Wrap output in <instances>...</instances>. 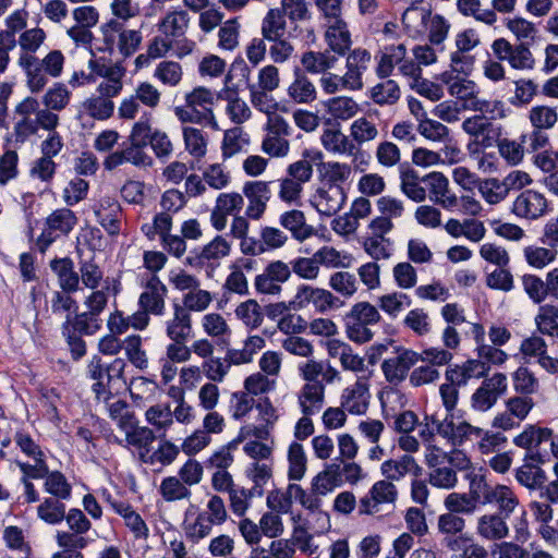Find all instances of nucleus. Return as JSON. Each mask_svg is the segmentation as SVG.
Returning <instances> with one entry per match:
<instances>
[{
    "mask_svg": "<svg viewBox=\"0 0 558 558\" xmlns=\"http://www.w3.org/2000/svg\"><path fill=\"white\" fill-rule=\"evenodd\" d=\"M441 82L448 86L452 97L462 101L465 109L490 113L494 118L506 117L504 104L500 100L489 101L481 98L480 88L474 81L445 72L441 74Z\"/></svg>",
    "mask_w": 558,
    "mask_h": 558,
    "instance_id": "1",
    "label": "nucleus"
},
{
    "mask_svg": "<svg viewBox=\"0 0 558 558\" xmlns=\"http://www.w3.org/2000/svg\"><path fill=\"white\" fill-rule=\"evenodd\" d=\"M470 488L476 496L477 492H481L483 505L495 507L497 513L507 518L521 506L520 497L513 487L501 483L490 485L485 475L473 474L470 476Z\"/></svg>",
    "mask_w": 558,
    "mask_h": 558,
    "instance_id": "2",
    "label": "nucleus"
},
{
    "mask_svg": "<svg viewBox=\"0 0 558 558\" xmlns=\"http://www.w3.org/2000/svg\"><path fill=\"white\" fill-rule=\"evenodd\" d=\"M26 65L22 69L26 86L33 94H38L45 89L49 77L58 78L61 76L65 63V57L60 50H51L44 58L38 57L26 59Z\"/></svg>",
    "mask_w": 558,
    "mask_h": 558,
    "instance_id": "3",
    "label": "nucleus"
},
{
    "mask_svg": "<svg viewBox=\"0 0 558 558\" xmlns=\"http://www.w3.org/2000/svg\"><path fill=\"white\" fill-rule=\"evenodd\" d=\"M395 68L404 77L421 78L422 68H418V64L408 57V48L403 43L386 46L379 52L375 74L378 78H388Z\"/></svg>",
    "mask_w": 558,
    "mask_h": 558,
    "instance_id": "4",
    "label": "nucleus"
},
{
    "mask_svg": "<svg viewBox=\"0 0 558 558\" xmlns=\"http://www.w3.org/2000/svg\"><path fill=\"white\" fill-rule=\"evenodd\" d=\"M380 320L378 310L368 302L354 304L344 315L345 335L352 342L363 344L372 340L371 325Z\"/></svg>",
    "mask_w": 558,
    "mask_h": 558,
    "instance_id": "5",
    "label": "nucleus"
},
{
    "mask_svg": "<svg viewBox=\"0 0 558 558\" xmlns=\"http://www.w3.org/2000/svg\"><path fill=\"white\" fill-rule=\"evenodd\" d=\"M292 304L294 311L312 308L317 314H326L343 305L330 290L307 283L299 284L295 288Z\"/></svg>",
    "mask_w": 558,
    "mask_h": 558,
    "instance_id": "6",
    "label": "nucleus"
},
{
    "mask_svg": "<svg viewBox=\"0 0 558 558\" xmlns=\"http://www.w3.org/2000/svg\"><path fill=\"white\" fill-rule=\"evenodd\" d=\"M291 126L283 117L267 119L264 125V136L260 149L270 158H284L289 155L291 145L289 137Z\"/></svg>",
    "mask_w": 558,
    "mask_h": 558,
    "instance_id": "7",
    "label": "nucleus"
},
{
    "mask_svg": "<svg viewBox=\"0 0 558 558\" xmlns=\"http://www.w3.org/2000/svg\"><path fill=\"white\" fill-rule=\"evenodd\" d=\"M398 494V488L393 483L379 480L359 500V513L361 515H378L385 508L393 509Z\"/></svg>",
    "mask_w": 558,
    "mask_h": 558,
    "instance_id": "8",
    "label": "nucleus"
},
{
    "mask_svg": "<svg viewBox=\"0 0 558 558\" xmlns=\"http://www.w3.org/2000/svg\"><path fill=\"white\" fill-rule=\"evenodd\" d=\"M256 410L258 411L260 424H245L241 426L230 446H236L247 438L268 439L271 436L274 426L279 418L277 409L266 398L256 404Z\"/></svg>",
    "mask_w": 558,
    "mask_h": 558,
    "instance_id": "9",
    "label": "nucleus"
},
{
    "mask_svg": "<svg viewBox=\"0 0 558 558\" xmlns=\"http://www.w3.org/2000/svg\"><path fill=\"white\" fill-rule=\"evenodd\" d=\"M510 211L517 218L535 221L548 214L549 201L543 192L526 189L514 197Z\"/></svg>",
    "mask_w": 558,
    "mask_h": 558,
    "instance_id": "10",
    "label": "nucleus"
},
{
    "mask_svg": "<svg viewBox=\"0 0 558 558\" xmlns=\"http://www.w3.org/2000/svg\"><path fill=\"white\" fill-rule=\"evenodd\" d=\"M92 293L84 300L86 311L76 315V327L87 333L93 335L100 329L99 316L105 311L109 301V287L102 289H92Z\"/></svg>",
    "mask_w": 558,
    "mask_h": 558,
    "instance_id": "11",
    "label": "nucleus"
},
{
    "mask_svg": "<svg viewBox=\"0 0 558 558\" xmlns=\"http://www.w3.org/2000/svg\"><path fill=\"white\" fill-rule=\"evenodd\" d=\"M291 278L289 264L277 259L268 263L263 271L254 278V288L257 293L265 295H280L282 284Z\"/></svg>",
    "mask_w": 558,
    "mask_h": 558,
    "instance_id": "12",
    "label": "nucleus"
},
{
    "mask_svg": "<svg viewBox=\"0 0 558 558\" xmlns=\"http://www.w3.org/2000/svg\"><path fill=\"white\" fill-rule=\"evenodd\" d=\"M508 379L502 373L485 378L471 396V408L477 412L490 410L498 399L507 392Z\"/></svg>",
    "mask_w": 558,
    "mask_h": 558,
    "instance_id": "13",
    "label": "nucleus"
},
{
    "mask_svg": "<svg viewBox=\"0 0 558 558\" xmlns=\"http://www.w3.org/2000/svg\"><path fill=\"white\" fill-rule=\"evenodd\" d=\"M369 375H357L353 384L343 388L341 407L352 415H364L371 404Z\"/></svg>",
    "mask_w": 558,
    "mask_h": 558,
    "instance_id": "14",
    "label": "nucleus"
},
{
    "mask_svg": "<svg viewBox=\"0 0 558 558\" xmlns=\"http://www.w3.org/2000/svg\"><path fill=\"white\" fill-rule=\"evenodd\" d=\"M345 72L342 74L348 92H359L364 87L363 75L368 70L372 53L362 47L352 49L345 54Z\"/></svg>",
    "mask_w": 558,
    "mask_h": 558,
    "instance_id": "15",
    "label": "nucleus"
},
{
    "mask_svg": "<svg viewBox=\"0 0 558 558\" xmlns=\"http://www.w3.org/2000/svg\"><path fill=\"white\" fill-rule=\"evenodd\" d=\"M271 182L250 181L243 185V197L247 199L245 215L251 220H260L271 198Z\"/></svg>",
    "mask_w": 558,
    "mask_h": 558,
    "instance_id": "16",
    "label": "nucleus"
},
{
    "mask_svg": "<svg viewBox=\"0 0 558 558\" xmlns=\"http://www.w3.org/2000/svg\"><path fill=\"white\" fill-rule=\"evenodd\" d=\"M77 225V217L69 208H58L46 218V231L39 236L41 250H46L60 235L69 234Z\"/></svg>",
    "mask_w": 558,
    "mask_h": 558,
    "instance_id": "17",
    "label": "nucleus"
},
{
    "mask_svg": "<svg viewBox=\"0 0 558 558\" xmlns=\"http://www.w3.org/2000/svg\"><path fill=\"white\" fill-rule=\"evenodd\" d=\"M105 43L111 48L118 36V50L123 57H130L140 47L142 43V34L136 29H124L117 21H110L102 27Z\"/></svg>",
    "mask_w": 558,
    "mask_h": 558,
    "instance_id": "18",
    "label": "nucleus"
},
{
    "mask_svg": "<svg viewBox=\"0 0 558 558\" xmlns=\"http://www.w3.org/2000/svg\"><path fill=\"white\" fill-rule=\"evenodd\" d=\"M344 189H336L322 184L310 197V205L320 215L331 217L340 211L345 204Z\"/></svg>",
    "mask_w": 558,
    "mask_h": 558,
    "instance_id": "19",
    "label": "nucleus"
},
{
    "mask_svg": "<svg viewBox=\"0 0 558 558\" xmlns=\"http://www.w3.org/2000/svg\"><path fill=\"white\" fill-rule=\"evenodd\" d=\"M428 187L429 199L446 210H452L459 204L458 196L451 191L449 179L439 171L423 177Z\"/></svg>",
    "mask_w": 558,
    "mask_h": 558,
    "instance_id": "20",
    "label": "nucleus"
},
{
    "mask_svg": "<svg viewBox=\"0 0 558 558\" xmlns=\"http://www.w3.org/2000/svg\"><path fill=\"white\" fill-rule=\"evenodd\" d=\"M114 112V102L107 97L92 95L83 100L77 110V120L83 128L93 126V120L106 121Z\"/></svg>",
    "mask_w": 558,
    "mask_h": 558,
    "instance_id": "21",
    "label": "nucleus"
},
{
    "mask_svg": "<svg viewBox=\"0 0 558 558\" xmlns=\"http://www.w3.org/2000/svg\"><path fill=\"white\" fill-rule=\"evenodd\" d=\"M168 289L166 284L153 275L145 283L143 292L138 298L141 310L150 312L151 315L161 316L166 310V298Z\"/></svg>",
    "mask_w": 558,
    "mask_h": 558,
    "instance_id": "22",
    "label": "nucleus"
},
{
    "mask_svg": "<svg viewBox=\"0 0 558 558\" xmlns=\"http://www.w3.org/2000/svg\"><path fill=\"white\" fill-rule=\"evenodd\" d=\"M418 362V353L409 349H399L396 355L384 360L381 371L390 384L401 383L410 368Z\"/></svg>",
    "mask_w": 558,
    "mask_h": 558,
    "instance_id": "23",
    "label": "nucleus"
},
{
    "mask_svg": "<svg viewBox=\"0 0 558 558\" xmlns=\"http://www.w3.org/2000/svg\"><path fill=\"white\" fill-rule=\"evenodd\" d=\"M324 40L332 54L344 57L351 51L352 46L348 23L343 19L326 22Z\"/></svg>",
    "mask_w": 558,
    "mask_h": 558,
    "instance_id": "24",
    "label": "nucleus"
},
{
    "mask_svg": "<svg viewBox=\"0 0 558 558\" xmlns=\"http://www.w3.org/2000/svg\"><path fill=\"white\" fill-rule=\"evenodd\" d=\"M507 517L497 512L481 514L477 517L475 522V533L484 541H502L510 534V527L507 523Z\"/></svg>",
    "mask_w": 558,
    "mask_h": 558,
    "instance_id": "25",
    "label": "nucleus"
},
{
    "mask_svg": "<svg viewBox=\"0 0 558 558\" xmlns=\"http://www.w3.org/2000/svg\"><path fill=\"white\" fill-rule=\"evenodd\" d=\"M317 173L322 184L336 189H344L343 185L351 181L353 168L348 162L338 160H318Z\"/></svg>",
    "mask_w": 558,
    "mask_h": 558,
    "instance_id": "26",
    "label": "nucleus"
},
{
    "mask_svg": "<svg viewBox=\"0 0 558 558\" xmlns=\"http://www.w3.org/2000/svg\"><path fill=\"white\" fill-rule=\"evenodd\" d=\"M422 471V466L410 454H403L398 459H388L380 465V473L384 480L391 483L399 482L407 475L418 477Z\"/></svg>",
    "mask_w": 558,
    "mask_h": 558,
    "instance_id": "27",
    "label": "nucleus"
},
{
    "mask_svg": "<svg viewBox=\"0 0 558 558\" xmlns=\"http://www.w3.org/2000/svg\"><path fill=\"white\" fill-rule=\"evenodd\" d=\"M144 148L142 145L130 143L125 148L108 155L104 161V167L106 170L111 171L126 162L135 167L150 166L153 160L145 153Z\"/></svg>",
    "mask_w": 558,
    "mask_h": 558,
    "instance_id": "28",
    "label": "nucleus"
},
{
    "mask_svg": "<svg viewBox=\"0 0 558 558\" xmlns=\"http://www.w3.org/2000/svg\"><path fill=\"white\" fill-rule=\"evenodd\" d=\"M97 221L109 235H117L120 232L121 207L110 196L100 197L93 207Z\"/></svg>",
    "mask_w": 558,
    "mask_h": 558,
    "instance_id": "29",
    "label": "nucleus"
},
{
    "mask_svg": "<svg viewBox=\"0 0 558 558\" xmlns=\"http://www.w3.org/2000/svg\"><path fill=\"white\" fill-rule=\"evenodd\" d=\"M287 96L295 105H310L316 101L318 92L313 81L300 69H296L293 80L287 87Z\"/></svg>",
    "mask_w": 558,
    "mask_h": 558,
    "instance_id": "30",
    "label": "nucleus"
},
{
    "mask_svg": "<svg viewBox=\"0 0 558 558\" xmlns=\"http://www.w3.org/2000/svg\"><path fill=\"white\" fill-rule=\"evenodd\" d=\"M144 418L147 426L154 430L159 439L167 438L169 432L174 427L169 403H155L148 407L144 413Z\"/></svg>",
    "mask_w": 558,
    "mask_h": 558,
    "instance_id": "31",
    "label": "nucleus"
},
{
    "mask_svg": "<svg viewBox=\"0 0 558 558\" xmlns=\"http://www.w3.org/2000/svg\"><path fill=\"white\" fill-rule=\"evenodd\" d=\"M319 142L327 153L336 156H353L356 150L350 135L344 134L340 128L324 129Z\"/></svg>",
    "mask_w": 558,
    "mask_h": 558,
    "instance_id": "32",
    "label": "nucleus"
},
{
    "mask_svg": "<svg viewBox=\"0 0 558 558\" xmlns=\"http://www.w3.org/2000/svg\"><path fill=\"white\" fill-rule=\"evenodd\" d=\"M120 430L124 435L123 441L126 447L144 450L145 454L148 453L150 446L157 438L149 426L140 425L135 417L129 423H122Z\"/></svg>",
    "mask_w": 558,
    "mask_h": 558,
    "instance_id": "33",
    "label": "nucleus"
},
{
    "mask_svg": "<svg viewBox=\"0 0 558 558\" xmlns=\"http://www.w3.org/2000/svg\"><path fill=\"white\" fill-rule=\"evenodd\" d=\"M46 40L47 33L38 26L25 29L20 34L16 45L20 48L17 64L21 69L26 65V59L36 57V52L44 46Z\"/></svg>",
    "mask_w": 558,
    "mask_h": 558,
    "instance_id": "34",
    "label": "nucleus"
},
{
    "mask_svg": "<svg viewBox=\"0 0 558 558\" xmlns=\"http://www.w3.org/2000/svg\"><path fill=\"white\" fill-rule=\"evenodd\" d=\"M190 21L186 11L172 10L159 20L157 28L162 36L173 41L185 36L190 27Z\"/></svg>",
    "mask_w": 558,
    "mask_h": 558,
    "instance_id": "35",
    "label": "nucleus"
},
{
    "mask_svg": "<svg viewBox=\"0 0 558 558\" xmlns=\"http://www.w3.org/2000/svg\"><path fill=\"white\" fill-rule=\"evenodd\" d=\"M165 331L170 340H190L193 332L192 316L179 304L173 306V314L165 322Z\"/></svg>",
    "mask_w": 558,
    "mask_h": 558,
    "instance_id": "36",
    "label": "nucleus"
},
{
    "mask_svg": "<svg viewBox=\"0 0 558 558\" xmlns=\"http://www.w3.org/2000/svg\"><path fill=\"white\" fill-rule=\"evenodd\" d=\"M279 223L291 233L294 240L301 243L310 239L315 232L314 228L307 225L304 211L300 209L283 211L279 216Z\"/></svg>",
    "mask_w": 558,
    "mask_h": 558,
    "instance_id": "37",
    "label": "nucleus"
},
{
    "mask_svg": "<svg viewBox=\"0 0 558 558\" xmlns=\"http://www.w3.org/2000/svg\"><path fill=\"white\" fill-rule=\"evenodd\" d=\"M430 11L423 7L411 5L402 14L403 31L411 38H420L428 31Z\"/></svg>",
    "mask_w": 558,
    "mask_h": 558,
    "instance_id": "38",
    "label": "nucleus"
},
{
    "mask_svg": "<svg viewBox=\"0 0 558 558\" xmlns=\"http://www.w3.org/2000/svg\"><path fill=\"white\" fill-rule=\"evenodd\" d=\"M182 138L185 151L195 160H202L206 157L209 146V136L203 129L184 125L182 128Z\"/></svg>",
    "mask_w": 558,
    "mask_h": 558,
    "instance_id": "39",
    "label": "nucleus"
},
{
    "mask_svg": "<svg viewBox=\"0 0 558 558\" xmlns=\"http://www.w3.org/2000/svg\"><path fill=\"white\" fill-rule=\"evenodd\" d=\"M323 157L324 155L319 150L304 149L302 153V159L290 163L287 167L286 174L304 186L312 180L314 174L312 162L322 160Z\"/></svg>",
    "mask_w": 558,
    "mask_h": 558,
    "instance_id": "40",
    "label": "nucleus"
},
{
    "mask_svg": "<svg viewBox=\"0 0 558 558\" xmlns=\"http://www.w3.org/2000/svg\"><path fill=\"white\" fill-rule=\"evenodd\" d=\"M367 97L377 106H393L401 98V88L396 80L379 78L367 92Z\"/></svg>",
    "mask_w": 558,
    "mask_h": 558,
    "instance_id": "41",
    "label": "nucleus"
},
{
    "mask_svg": "<svg viewBox=\"0 0 558 558\" xmlns=\"http://www.w3.org/2000/svg\"><path fill=\"white\" fill-rule=\"evenodd\" d=\"M50 268L58 278L61 290L73 293L80 289V275L75 271L74 263L71 258H54L50 262Z\"/></svg>",
    "mask_w": 558,
    "mask_h": 558,
    "instance_id": "42",
    "label": "nucleus"
},
{
    "mask_svg": "<svg viewBox=\"0 0 558 558\" xmlns=\"http://www.w3.org/2000/svg\"><path fill=\"white\" fill-rule=\"evenodd\" d=\"M325 386L315 384L302 385L298 391L296 399L302 414H317L325 403Z\"/></svg>",
    "mask_w": 558,
    "mask_h": 558,
    "instance_id": "43",
    "label": "nucleus"
},
{
    "mask_svg": "<svg viewBox=\"0 0 558 558\" xmlns=\"http://www.w3.org/2000/svg\"><path fill=\"white\" fill-rule=\"evenodd\" d=\"M339 59L329 50L324 51H305L301 57V64L305 74H323L331 71L338 63Z\"/></svg>",
    "mask_w": 558,
    "mask_h": 558,
    "instance_id": "44",
    "label": "nucleus"
},
{
    "mask_svg": "<svg viewBox=\"0 0 558 558\" xmlns=\"http://www.w3.org/2000/svg\"><path fill=\"white\" fill-rule=\"evenodd\" d=\"M286 459L288 478L294 482L303 480L308 463L304 446L296 440L291 441L287 448Z\"/></svg>",
    "mask_w": 558,
    "mask_h": 558,
    "instance_id": "45",
    "label": "nucleus"
},
{
    "mask_svg": "<svg viewBox=\"0 0 558 558\" xmlns=\"http://www.w3.org/2000/svg\"><path fill=\"white\" fill-rule=\"evenodd\" d=\"M266 347V339L259 335H251L245 338L241 349H229L227 359L235 366L250 364L255 355Z\"/></svg>",
    "mask_w": 558,
    "mask_h": 558,
    "instance_id": "46",
    "label": "nucleus"
},
{
    "mask_svg": "<svg viewBox=\"0 0 558 558\" xmlns=\"http://www.w3.org/2000/svg\"><path fill=\"white\" fill-rule=\"evenodd\" d=\"M350 138L356 146H363L375 142L379 137V125L371 117H360L355 119L349 128Z\"/></svg>",
    "mask_w": 558,
    "mask_h": 558,
    "instance_id": "47",
    "label": "nucleus"
},
{
    "mask_svg": "<svg viewBox=\"0 0 558 558\" xmlns=\"http://www.w3.org/2000/svg\"><path fill=\"white\" fill-rule=\"evenodd\" d=\"M341 483L342 478H340V464L332 462L327 464L323 471L313 477L311 487L316 493V495L325 497L336 487L340 486Z\"/></svg>",
    "mask_w": 558,
    "mask_h": 558,
    "instance_id": "48",
    "label": "nucleus"
},
{
    "mask_svg": "<svg viewBox=\"0 0 558 558\" xmlns=\"http://www.w3.org/2000/svg\"><path fill=\"white\" fill-rule=\"evenodd\" d=\"M329 117L336 121L345 122L354 118L360 111V105L352 97L336 96L324 102Z\"/></svg>",
    "mask_w": 558,
    "mask_h": 558,
    "instance_id": "49",
    "label": "nucleus"
},
{
    "mask_svg": "<svg viewBox=\"0 0 558 558\" xmlns=\"http://www.w3.org/2000/svg\"><path fill=\"white\" fill-rule=\"evenodd\" d=\"M234 315L250 330L258 329L265 320L263 307L254 299H247L239 303L234 308Z\"/></svg>",
    "mask_w": 558,
    "mask_h": 558,
    "instance_id": "50",
    "label": "nucleus"
},
{
    "mask_svg": "<svg viewBox=\"0 0 558 558\" xmlns=\"http://www.w3.org/2000/svg\"><path fill=\"white\" fill-rule=\"evenodd\" d=\"M153 77L166 87L175 88L184 78L183 66L174 60H161L156 64Z\"/></svg>",
    "mask_w": 558,
    "mask_h": 558,
    "instance_id": "51",
    "label": "nucleus"
},
{
    "mask_svg": "<svg viewBox=\"0 0 558 558\" xmlns=\"http://www.w3.org/2000/svg\"><path fill=\"white\" fill-rule=\"evenodd\" d=\"M272 474V461H252L245 469V476L253 484L251 489L256 496L264 494V487L271 481Z\"/></svg>",
    "mask_w": 558,
    "mask_h": 558,
    "instance_id": "52",
    "label": "nucleus"
},
{
    "mask_svg": "<svg viewBox=\"0 0 558 558\" xmlns=\"http://www.w3.org/2000/svg\"><path fill=\"white\" fill-rule=\"evenodd\" d=\"M469 494L466 493H450L444 500L445 508L457 514H472L477 509V504L481 498V492H477V496L469 487Z\"/></svg>",
    "mask_w": 558,
    "mask_h": 558,
    "instance_id": "53",
    "label": "nucleus"
},
{
    "mask_svg": "<svg viewBox=\"0 0 558 558\" xmlns=\"http://www.w3.org/2000/svg\"><path fill=\"white\" fill-rule=\"evenodd\" d=\"M232 244L223 235H216L211 241L205 244L198 255L203 264L218 265L221 259L231 254Z\"/></svg>",
    "mask_w": 558,
    "mask_h": 558,
    "instance_id": "54",
    "label": "nucleus"
},
{
    "mask_svg": "<svg viewBox=\"0 0 558 558\" xmlns=\"http://www.w3.org/2000/svg\"><path fill=\"white\" fill-rule=\"evenodd\" d=\"M446 434L447 435L444 436V439H446L453 447H460L468 441L476 439V437L482 434V428L474 426L464 420L454 423L452 417Z\"/></svg>",
    "mask_w": 558,
    "mask_h": 558,
    "instance_id": "55",
    "label": "nucleus"
},
{
    "mask_svg": "<svg viewBox=\"0 0 558 558\" xmlns=\"http://www.w3.org/2000/svg\"><path fill=\"white\" fill-rule=\"evenodd\" d=\"M423 177L411 168L400 172V190L411 201L422 203L426 199V189L422 185Z\"/></svg>",
    "mask_w": 558,
    "mask_h": 558,
    "instance_id": "56",
    "label": "nucleus"
},
{
    "mask_svg": "<svg viewBox=\"0 0 558 558\" xmlns=\"http://www.w3.org/2000/svg\"><path fill=\"white\" fill-rule=\"evenodd\" d=\"M196 509L195 506L191 505L185 512V520L183 523V530L189 538L198 542L210 535L213 527L216 525L210 518L204 512H198L194 521H189L187 517L192 510Z\"/></svg>",
    "mask_w": 558,
    "mask_h": 558,
    "instance_id": "57",
    "label": "nucleus"
},
{
    "mask_svg": "<svg viewBox=\"0 0 558 558\" xmlns=\"http://www.w3.org/2000/svg\"><path fill=\"white\" fill-rule=\"evenodd\" d=\"M558 256L557 248L553 246L527 245L523 248V257L526 264L534 269H544L553 264Z\"/></svg>",
    "mask_w": 558,
    "mask_h": 558,
    "instance_id": "58",
    "label": "nucleus"
},
{
    "mask_svg": "<svg viewBox=\"0 0 558 558\" xmlns=\"http://www.w3.org/2000/svg\"><path fill=\"white\" fill-rule=\"evenodd\" d=\"M551 429L537 425H529L513 438V444L522 449L536 450L538 446L550 438Z\"/></svg>",
    "mask_w": 558,
    "mask_h": 558,
    "instance_id": "59",
    "label": "nucleus"
},
{
    "mask_svg": "<svg viewBox=\"0 0 558 558\" xmlns=\"http://www.w3.org/2000/svg\"><path fill=\"white\" fill-rule=\"evenodd\" d=\"M201 327L204 333L211 339H225L231 336V327L227 318L217 312H210L202 316Z\"/></svg>",
    "mask_w": 558,
    "mask_h": 558,
    "instance_id": "60",
    "label": "nucleus"
},
{
    "mask_svg": "<svg viewBox=\"0 0 558 558\" xmlns=\"http://www.w3.org/2000/svg\"><path fill=\"white\" fill-rule=\"evenodd\" d=\"M515 481L530 490L542 488L547 481L545 471L531 463H524L514 472Z\"/></svg>",
    "mask_w": 558,
    "mask_h": 558,
    "instance_id": "61",
    "label": "nucleus"
},
{
    "mask_svg": "<svg viewBox=\"0 0 558 558\" xmlns=\"http://www.w3.org/2000/svg\"><path fill=\"white\" fill-rule=\"evenodd\" d=\"M158 492L167 502L187 500L192 496L191 489L178 476L162 478Z\"/></svg>",
    "mask_w": 558,
    "mask_h": 558,
    "instance_id": "62",
    "label": "nucleus"
},
{
    "mask_svg": "<svg viewBox=\"0 0 558 558\" xmlns=\"http://www.w3.org/2000/svg\"><path fill=\"white\" fill-rule=\"evenodd\" d=\"M287 28L284 14L279 8L269 9L262 20L260 34L264 39H278L282 37Z\"/></svg>",
    "mask_w": 558,
    "mask_h": 558,
    "instance_id": "63",
    "label": "nucleus"
},
{
    "mask_svg": "<svg viewBox=\"0 0 558 558\" xmlns=\"http://www.w3.org/2000/svg\"><path fill=\"white\" fill-rule=\"evenodd\" d=\"M537 330L546 336L558 338V307L544 304L538 307L534 318Z\"/></svg>",
    "mask_w": 558,
    "mask_h": 558,
    "instance_id": "64",
    "label": "nucleus"
}]
</instances>
